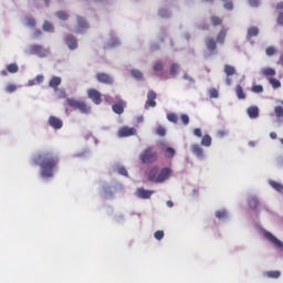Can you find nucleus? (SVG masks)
Listing matches in <instances>:
<instances>
[{
  "label": "nucleus",
  "instance_id": "0eeeda50",
  "mask_svg": "<svg viewBox=\"0 0 283 283\" xmlns=\"http://www.w3.org/2000/svg\"><path fill=\"white\" fill-rule=\"evenodd\" d=\"M96 81L103 83L104 85H112L114 83V77L107 73H97Z\"/></svg>",
  "mask_w": 283,
  "mask_h": 283
},
{
  "label": "nucleus",
  "instance_id": "423d86ee",
  "mask_svg": "<svg viewBox=\"0 0 283 283\" xmlns=\"http://www.w3.org/2000/svg\"><path fill=\"white\" fill-rule=\"evenodd\" d=\"M117 135L119 138H127L129 136H136V128L124 126L118 129Z\"/></svg>",
  "mask_w": 283,
  "mask_h": 283
},
{
  "label": "nucleus",
  "instance_id": "de8ad7c7",
  "mask_svg": "<svg viewBox=\"0 0 283 283\" xmlns=\"http://www.w3.org/2000/svg\"><path fill=\"white\" fill-rule=\"evenodd\" d=\"M6 91L9 93V94H12V92H17V85L14 84H9L6 88Z\"/></svg>",
  "mask_w": 283,
  "mask_h": 283
},
{
  "label": "nucleus",
  "instance_id": "473e14b6",
  "mask_svg": "<svg viewBox=\"0 0 283 283\" xmlns=\"http://www.w3.org/2000/svg\"><path fill=\"white\" fill-rule=\"evenodd\" d=\"M153 70L154 72H163V70H165V66L163 65V62L157 61L155 62Z\"/></svg>",
  "mask_w": 283,
  "mask_h": 283
},
{
  "label": "nucleus",
  "instance_id": "412c9836",
  "mask_svg": "<svg viewBox=\"0 0 283 283\" xmlns=\"http://www.w3.org/2000/svg\"><path fill=\"white\" fill-rule=\"evenodd\" d=\"M269 185L272 187V189H274L279 193H283V186H282V184H280V182H277L275 180H270Z\"/></svg>",
  "mask_w": 283,
  "mask_h": 283
},
{
  "label": "nucleus",
  "instance_id": "338daca9",
  "mask_svg": "<svg viewBox=\"0 0 283 283\" xmlns=\"http://www.w3.org/2000/svg\"><path fill=\"white\" fill-rule=\"evenodd\" d=\"M184 78L186 80V81H193L191 77H189L187 74H185L184 75Z\"/></svg>",
  "mask_w": 283,
  "mask_h": 283
},
{
  "label": "nucleus",
  "instance_id": "2eb2a0df",
  "mask_svg": "<svg viewBox=\"0 0 283 283\" xmlns=\"http://www.w3.org/2000/svg\"><path fill=\"white\" fill-rule=\"evenodd\" d=\"M276 72H275V69H272V67H264L261 70V75L262 76H265V78H271L272 76H275Z\"/></svg>",
  "mask_w": 283,
  "mask_h": 283
},
{
  "label": "nucleus",
  "instance_id": "680f3d73",
  "mask_svg": "<svg viewBox=\"0 0 283 283\" xmlns=\"http://www.w3.org/2000/svg\"><path fill=\"white\" fill-rule=\"evenodd\" d=\"M199 30H209V24L200 25Z\"/></svg>",
  "mask_w": 283,
  "mask_h": 283
},
{
  "label": "nucleus",
  "instance_id": "f8f14e48",
  "mask_svg": "<svg viewBox=\"0 0 283 283\" xmlns=\"http://www.w3.org/2000/svg\"><path fill=\"white\" fill-rule=\"evenodd\" d=\"M153 195L154 191L145 190V188H137L136 190L137 198H142L143 200H149V198H151Z\"/></svg>",
  "mask_w": 283,
  "mask_h": 283
},
{
  "label": "nucleus",
  "instance_id": "4be33fe9",
  "mask_svg": "<svg viewBox=\"0 0 283 283\" xmlns=\"http://www.w3.org/2000/svg\"><path fill=\"white\" fill-rule=\"evenodd\" d=\"M260 34V29L258 27H251L248 29V39H253V36H258Z\"/></svg>",
  "mask_w": 283,
  "mask_h": 283
},
{
  "label": "nucleus",
  "instance_id": "69168bd1",
  "mask_svg": "<svg viewBox=\"0 0 283 283\" xmlns=\"http://www.w3.org/2000/svg\"><path fill=\"white\" fill-rule=\"evenodd\" d=\"M42 32L41 30H35V36H41Z\"/></svg>",
  "mask_w": 283,
  "mask_h": 283
},
{
  "label": "nucleus",
  "instance_id": "dca6fc26",
  "mask_svg": "<svg viewBox=\"0 0 283 283\" xmlns=\"http://www.w3.org/2000/svg\"><path fill=\"white\" fill-rule=\"evenodd\" d=\"M191 151L192 154H195V156H197V158H202L205 156V150H202V148L198 144H193L191 146Z\"/></svg>",
  "mask_w": 283,
  "mask_h": 283
},
{
  "label": "nucleus",
  "instance_id": "cd10ccee",
  "mask_svg": "<svg viewBox=\"0 0 283 283\" xmlns=\"http://www.w3.org/2000/svg\"><path fill=\"white\" fill-rule=\"evenodd\" d=\"M274 114L276 118H283V102H281L280 106L274 107Z\"/></svg>",
  "mask_w": 283,
  "mask_h": 283
},
{
  "label": "nucleus",
  "instance_id": "c9c22d12",
  "mask_svg": "<svg viewBox=\"0 0 283 283\" xmlns=\"http://www.w3.org/2000/svg\"><path fill=\"white\" fill-rule=\"evenodd\" d=\"M265 275L268 277H272L274 280H277V277H280L281 273H280V271H270V272H266Z\"/></svg>",
  "mask_w": 283,
  "mask_h": 283
},
{
  "label": "nucleus",
  "instance_id": "f257e3e1",
  "mask_svg": "<svg viewBox=\"0 0 283 283\" xmlns=\"http://www.w3.org/2000/svg\"><path fill=\"white\" fill-rule=\"evenodd\" d=\"M33 161L39 165L42 178H52L59 167V155L52 151L42 153L35 156Z\"/></svg>",
  "mask_w": 283,
  "mask_h": 283
},
{
  "label": "nucleus",
  "instance_id": "2f4dec72",
  "mask_svg": "<svg viewBox=\"0 0 283 283\" xmlns=\"http://www.w3.org/2000/svg\"><path fill=\"white\" fill-rule=\"evenodd\" d=\"M266 56H274V54H277V49L275 46H268L265 49Z\"/></svg>",
  "mask_w": 283,
  "mask_h": 283
},
{
  "label": "nucleus",
  "instance_id": "1a4fd4ad",
  "mask_svg": "<svg viewBox=\"0 0 283 283\" xmlns=\"http://www.w3.org/2000/svg\"><path fill=\"white\" fill-rule=\"evenodd\" d=\"M264 238H266V240H269V242H272V244H274L277 249H283V242L280 241L277 238H275V235H273V233L266 231V232H264Z\"/></svg>",
  "mask_w": 283,
  "mask_h": 283
},
{
  "label": "nucleus",
  "instance_id": "8fccbe9b",
  "mask_svg": "<svg viewBox=\"0 0 283 283\" xmlns=\"http://www.w3.org/2000/svg\"><path fill=\"white\" fill-rule=\"evenodd\" d=\"M251 8H258L260 6V0H249Z\"/></svg>",
  "mask_w": 283,
  "mask_h": 283
},
{
  "label": "nucleus",
  "instance_id": "6e6552de",
  "mask_svg": "<svg viewBox=\"0 0 283 283\" xmlns=\"http://www.w3.org/2000/svg\"><path fill=\"white\" fill-rule=\"evenodd\" d=\"M87 96L95 103V105H101L102 99H101V92L96 91L95 88H90L87 91Z\"/></svg>",
  "mask_w": 283,
  "mask_h": 283
},
{
  "label": "nucleus",
  "instance_id": "20e7f679",
  "mask_svg": "<svg viewBox=\"0 0 283 283\" xmlns=\"http://www.w3.org/2000/svg\"><path fill=\"white\" fill-rule=\"evenodd\" d=\"M139 158L144 165H151V163L158 160V153L154 148L148 147L140 154Z\"/></svg>",
  "mask_w": 283,
  "mask_h": 283
},
{
  "label": "nucleus",
  "instance_id": "e433bc0d",
  "mask_svg": "<svg viewBox=\"0 0 283 283\" xmlns=\"http://www.w3.org/2000/svg\"><path fill=\"white\" fill-rule=\"evenodd\" d=\"M251 92L254 94H262V92H264V87L262 85H253Z\"/></svg>",
  "mask_w": 283,
  "mask_h": 283
},
{
  "label": "nucleus",
  "instance_id": "5701e85b",
  "mask_svg": "<svg viewBox=\"0 0 283 283\" xmlns=\"http://www.w3.org/2000/svg\"><path fill=\"white\" fill-rule=\"evenodd\" d=\"M77 24L80 30H87V28H90V24L87 23V21H85L81 15L77 17Z\"/></svg>",
  "mask_w": 283,
  "mask_h": 283
},
{
  "label": "nucleus",
  "instance_id": "0e129e2a",
  "mask_svg": "<svg viewBox=\"0 0 283 283\" xmlns=\"http://www.w3.org/2000/svg\"><path fill=\"white\" fill-rule=\"evenodd\" d=\"M167 207H169V208L174 207V201L168 200V201H167Z\"/></svg>",
  "mask_w": 283,
  "mask_h": 283
},
{
  "label": "nucleus",
  "instance_id": "39448f33",
  "mask_svg": "<svg viewBox=\"0 0 283 283\" xmlns=\"http://www.w3.org/2000/svg\"><path fill=\"white\" fill-rule=\"evenodd\" d=\"M31 54H35L36 56H40V59H45L50 54V50L43 48L41 44H33L30 46Z\"/></svg>",
  "mask_w": 283,
  "mask_h": 283
},
{
  "label": "nucleus",
  "instance_id": "e2e57ef3",
  "mask_svg": "<svg viewBox=\"0 0 283 283\" xmlns=\"http://www.w3.org/2000/svg\"><path fill=\"white\" fill-rule=\"evenodd\" d=\"M276 8L277 10H283V2L277 3Z\"/></svg>",
  "mask_w": 283,
  "mask_h": 283
},
{
  "label": "nucleus",
  "instance_id": "b1692460",
  "mask_svg": "<svg viewBox=\"0 0 283 283\" xmlns=\"http://www.w3.org/2000/svg\"><path fill=\"white\" fill-rule=\"evenodd\" d=\"M224 39H227V31L221 30L217 35V43L224 44Z\"/></svg>",
  "mask_w": 283,
  "mask_h": 283
},
{
  "label": "nucleus",
  "instance_id": "a878e982",
  "mask_svg": "<svg viewBox=\"0 0 283 283\" xmlns=\"http://www.w3.org/2000/svg\"><path fill=\"white\" fill-rule=\"evenodd\" d=\"M248 205H249L250 209H258V205H260V201H258V198L251 197L248 200Z\"/></svg>",
  "mask_w": 283,
  "mask_h": 283
},
{
  "label": "nucleus",
  "instance_id": "393cba45",
  "mask_svg": "<svg viewBox=\"0 0 283 283\" xmlns=\"http://www.w3.org/2000/svg\"><path fill=\"white\" fill-rule=\"evenodd\" d=\"M212 139L209 135H203L201 139L202 147H211Z\"/></svg>",
  "mask_w": 283,
  "mask_h": 283
},
{
  "label": "nucleus",
  "instance_id": "bf43d9fd",
  "mask_svg": "<svg viewBox=\"0 0 283 283\" xmlns=\"http://www.w3.org/2000/svg\"><path fill=\"white\" fill-rule=\"evenodd\" d=\"M159 15H160V17H167V10L161 9V10L159 11Z\"/></svg>",
  "mask_w": 283,
  "mask_h": 283
},
{
  "label": "nucleus",
  "instance_id": "f3484780",
  "mask_svg": "<svg viewBox=\"0 0 283 283\" xmlns=\"http://www.w3.org/2000/svg\"><path fill=\"white\" fill-rule=\"evenodd\" d=\"M206 46L210 52H214V50L218 48L213 38L206 39Z\"/></svg>",
  "mask_w": 283,
  "mask_h": 283
},
{
  "label": "nucleus",
  "instance_id": "f03ea898",
  "mask_svg": "<svg viewBox=\"0 0 283 283\" xmlns=\"http://www.w3.org/2000/svg\"><path fill=\"white\" fill-rule=\"evenodd\" d=\"M174 176V170L169 167H165L160 170L158 166H154L148 171V180L150 182H155L156 185H160L165 182V180H169Z\"/></svg>",
  "mask_w": 283,
  "mask_h": 283
},
{
  "label": "nucleus",
  "instance_id": "72a5a7b5",
  "mask_svg": "<svg viewBox=\"0 0 283 283\" xmlns=\"http://www.w3.org/2000/svg\"><path fill=\"white\" fill-rule=\"evenodd\" d=\"M25 24H27L29 28H35V25H36V20H34V18H32V17H27V18H25Z\"/></svg>",
  "mask_w": 283,
  "mask_h": 283
},
{
  "label": "nucleus",
  "instance_id": "864d4df0",
  "mask_svg": "<svg viewBox=\"0 0 283 283\" xmlns=\"http://www.w3.org/2000/svg\"><path fill=\"white\" fill-rule=\"evenodd\" d=\"M224 8L226 10H233V2H226Z\"/></svg>",
  "mask_w": 283,
  "mask_h": 283
},
{
  "label": "nucleus",
  "instance_id": "79ce46f5",
  "mask_svg": "<svg viewBox=\"0 0 283 283\" xmlns=\"http://www.w3.org/2000/svg\"><path fill=\"white\" fill-rule=\"evenodd\" d=\"M220 96V93L216 88L209 90V98H218Z\"/></svg>",
  "mask_w": 283,
  "mask_h": 283
},
{
  "label": "nucleus",
  "instance_id": "c03bdc74",
  "mask_svg": "<svg viewBox=\"0 0 283 283\" xmlns=\"http://www.w3.org/2000/svg\"><path fill=\"white\" fill-rule=\"evenodd\" d=\"M216 218H218L219 220H222V218H227V211L226 210H218L216 212Z\"/></svg>",
  "mask_w": 283,
  "mask_h": 283
},
{
  "label": "nucleus",
  "instance_id": "49530a36",
  "mask_svg": "<svg viewBox=\"0 0 283 283\" xmlns=\"http://www.w3.org/2000/svg\"><path fill=\"white\" fill-rule=\"evenodd\" d=\"M156 132H157L158 136H165L167 134V129H165V127H163V126L157 127Z\"/></svg>",
  "mask_w": 283,
  "mask_h": 283
},
{
  "label": "nucleus",
  "instance_id": "09e8293b",
  "mask_svg": "<svg viewBox=\"0 0 283 283\" xmlns=\"http://www.w3.org/2000/svg\"><path fill=\"white\" fill-rule=\"evenodd\" d=\"M180 118H181V122L184 123V125H187L189 123V115L182 114L180 116Z\"/></svg>",
  "mask_w": 283,
  "mask_h": 283
},
{
  "label": "nucleus",
  "instance_id": "aec40b11",
  "mask_svg": "<svg viewBox=\"0 0 283 283\" xmlns=\"http://www.w3.org/2000/svg\"><path fill=\"white\" fill-rule=\"evenodd\" d=\"M235 94L239 101H244V98H247V94L244 93V88H242V85H237Z\"/></svg>",
  "mask_w": 283,
  "mask_h": 283
},
{
  "label": "nucleus",
  "instance_id": "f704fd0d",
  "mask_svg": "<svg viewBox=\"0 0 283 283\" xmlns=\"http://www.w3.org/2000/svg\"><path fill=\"white\" fill-rule=\"evenodd\" d=\"M55 17H57V19H61L62 21H67V19L70 18V15L65 13V11H57L55 13Z\"/></svg>",
  "mask_w": 283,
  "mask_h": 283
},
{
  "label": "nucleus",
  "instance_id": "c756f323",
  "mask_svg": "<svg viewBox=\"0 0 283 283\" xmlns=\"http://www.w3.org/2000/svg\"><path fill=\"white\" fill-rule=\"evenodd\" d=\"M224 72H226L227 76H233V74H235V67L231 66L229 64H226Z\"/></svg>",
  "mask_w": 283,
  "mask_h": 283
},
{
  "label": "nucleus",
  "instance_id": "ea45409f",
  "mask_svg": "<svg viewBox=\"0 0 283 283\" xmlns=\"http://www.w3.org/2000/svg\"><path fill=\"white\" fill-rule=\"evenodd\" d=\"M132 75L134 76V78H137L138 81H143V72L138 70H133Z\"/></svg>",
  "mask_w": 283,
  "mask_h": 283
},
{
  "label": "nucleus",
  "instance_id": "c85d7f7f",
  "mask_svg": "<svg viewBox=\"0 0 283 283\" xmlns=\"http://www.w3.org/2000/svg\"><path fill=\"white\" fill-rule=\"evenodd\" d=\"M42 30H44V32H54V25L50 21H44Z\"/></svg>",
  "mask_w": 283,
  "mask_h": 283
},
{
  "label": "nucleus",
  "instance_id": "052dcab7",
  "mask_svg": "<svg viewBox=\"0 0 283 283\" xmlns=\"http://www.w3.org/2000/svg\"><path fill=\"white\" fill-rule=\"evenodd\" d=\"M276 65H283V54L280 55V59L276 62Z\"/></svg>",
  "mask_w": 283,
  "mask_h": 283
},
{
  "label": "nucleus",
  "instance_id": "6e6d98bb",
  "mask_svg": "<svg viewBox=\"0 0 283 283\" xmlns=\"http://www.w3.org/2000/svg\"><path fill=\"white\" fill-rule=\"evenodd\" d=\"M277 23L279 25H283V13H280L277 17Z\"/></svg>",
  "mask_w": 283,
  "mask_h": 283
},
{
  "label": "nucleus",
  "instance_id": "7ed1b4c3",
  "mask_svg": "<svg viewBox=\"0 0 283 283\" xmlns=\"http://www.w3.org/2000/svg\"><path fill=\"white\" fill-rule=\"evenodd\" d=\"M66 103L69 107H72L73 109H78L81 114H90L92 112V107H90V105H86V103L83 101L67 98Z\"/></svg>",
  "mask_w": 283,
  "mask_h": 283
},
{
  "label": "nucleus",
  "instance_id": "7c9ffc66",
  "mask_svg": "<svg viewBox=\"0 0 283 283\" xmlns=\"http://www.w3.org/2000/svg\"><path fill=\"white\" fill-rule=\"evenodd\" d=\"M7 70L10 74H17L19 72V65L11 63L7 66Z\"/></svg>",
  "mask_w": 283,
  "mask_h": 283
},
{
  "label": "nucleus",
  "instance_id": "4d7b16f0",
  "mask_svg": "<svg viewBox=\"0 0 283 283\" xmlns=\"http://www.w3.org/2000/svg\"><path fill=\"white\" fill-rule=\"evenodd\" d=\"M35 81H36V83H43V81H44L43 75L35 76Z\"/></svg>",
  "mask_w": 283,
  "mask_h": 283
},
{
  "label": "nucleus",
  "instance_id": "6ab92c4d",
  "mask_svg": "<svg viewBox=\"0 0 283 283\" xmlns=\"http://www.w3.org/2000/svg\"><path fill=\"white\" fill-rule=\"evenodd\" d=\"M61 82H62L61 77L53 76L49 82V87L56 90V87H59V85H61Z\"/></svg>",
  "mask_w": 283,
  "mask_h": 283
},
{
  "label": "nucleus",
  "instance_id": "4c0bfd02",
  "mask_svg": "<svg viewBox=\"0 0 283 283\" xmlns=\"http://www.w3.org/2000/svg\"><path fill=\"white\" fill-rule=\"evenodd\" d=\"M210 21H211L212 25H214V27H218L222 23V19H220L219 17H216V15L211 17Z\"/></svg>",
  "mask_w": 283,
  "mask_h": 283
},
{
  "label": "nucleus",
  "instance_id": "4468645a",
  "mask_svg": "<svg viewBox=\"0 0 283 283\" xmlns=\"http://www.w3.org/2000/svg\"><path fill=\"white\" fill-rule=\"evenodd\" d=\"M65 43L70 50H76V48H78V41L74 38V35H67L65 38Z\"/></svg>",
  "mask_w": 283,
  "mask_h": 283
},
{
  "label": "nucleus",
  "instance_id": "5fc2aeb1",
  "mask_svg": "<svg viewBox=\"0 0 283 283\" xmlns=\"http://www.w3.org/2000/svg\"><path fill=\"white\" fill-rule=\"evenodd\" d=\"M217 136H219V138H224V136H227V130H219Z\"/></svg>",
  "mask_w": 283,
  "mask_h": 283
},
{
  "label": "nucleus",
  "instance_id": "a18cd8bd",
  "mask_svg": "<svg viewBox=\"0 0 283 283\" xmlns=\"http://www.w3.org/2000/svg\"><path fill=\"white\" fill-rule=\"evenodd\" d=\"M154 237H155L156 240H163V238H165V232L163 230H157L154 233Z\"/></svg>",
  "mask_w": 283,
  "mask_h": 283
},
{
  "label": "nucleus",
  "instance_id": "9b49d317",
  "mask_svg": "<svg viewBox=\"0 0 283 283\" xmlns=\"http://www.w3.org/2000/svg\"><path fill=\"white\" fill-rule=\"evenodd\" d=\"M49 125L53 129H61L63 127V120L56 116L49 117Z\"/></svg>",
  "mask_w": 283,
  "mask_h": 283
},
{
  "label": "nucleus",
  "instance_id": "13d9d810",
  "mask_svg": "<svg viewBox=\"0 0 283 283\" xmlns=\"http://www.w3.org/2000/svg\"><path fill=\"white\" fill-rule=\"evenodd\" d=\"M270 138H272V140H275L277 138V134L275 132L270 133Z\"/></svg>",
  "mask_w": 283,
  "mask_h": 283
},
{
  "label": "nucleus",
  "instance_id": "ddd939ff",
  "mask_svg": "<svg viewBox=\"0 0 283 283\" xmlns=\"http://www.w3.org/2000/svg\"><path fill=\"white\" fill-rule=\"evenodd\" d=\"M125 107H127V103L123 99H118L117 103L112 106V109L115 114H123Z\"/></svg>",
  "mask_w": 283,
  "mask_h": 283
},
{
  "label": "nucleus",
  "instance_id": "3c124183",
  "mask_svg": "<svg viewBox=\"0 0 283 283\" xmlns=\"http://www.w3.org/2000/svg\"><path fill=\"white\" fill-rule=\"evenodd\" d=\"M193 134L195 136H197L198 138H202V130L200 128H195L193 129Z\"/></svg>",
  "mask_w": 283,
  "mask_h": 283
},
{
  "label": "nucleus",
  "instance_id": "a211bd4d",
  "mask_svg": "<svg viewBox=\"0 0 283 283\" xmlns=\"http://www.w3.org/2000/svg\"><path fill=\"white\" fill-rule=\"evenodd\" d=\"M248 115L251 118H258V116H260V109L258 108V106H251L248 108Z\"/></svg>",
  "mask_w": 283,
  "mask_h": 283
},
{
  "label": "nucleus",
  "instance_id": "37998d69",
  "mask_svg": "<svg viewBox=\"0 0 283 283\" xmlns=\"http://www.w3.org/2000/svg\"><path fill=\"white\" fill-rule=\"evenodd\" d=\"M178 70H180V66L178 65V64H171V66H170V74L172 75V76H176V74H178Z\"/></svg>",
  "mask_w": 283,
  "mask_h": 283
},
{
  "label": "nucleus",
  "instance_id": "603ef678",
  "mask_svg": "<svg viewBox=\"0 0 283 283\" xmlns=\"http://www.w3.org/2000/svg\"><path fill=\"white\" fill-rule=\"evenodd\" d=\"M117 171L120 176H127V169L125 167H119Z\"/></svg>",
  "mask_w": 283,
  "mask_h": 283
},
{
  "label": "nucleus",
  "instance_id": "9d476101",
  "mask_svg": "<svg viewBox=\"0 0 283 283\" xmlns=\"http://www.w3.org/2000/svg\"><path fill=\"white\" fill-rule=\"evenodd\" d=\"M156 98H158V95L154 91H149L147 93V101L145 104V107H156Z\"/></svg>",
  "mask_w": 283,
  "mask_h": 283
},
{
  "label": "nucleus",
  "instance_id": "774afa93",
  "mask_svg": "<svg viewBox=\"0 0 283 283\" xmlns=\"http://www.w3.org/2000/svg\"><path fill=\"white\" fill-rule=\"evenodd\" d=\"M44 3H45L46 6H50V0H44Z\"/></svg>",
  "mask_w": 283,
  "mask_h": 283
},
{
  "label": "nucleus",
  "instance_id": "a19ab883",
  "mask_svg": "<svg viewBox=\"0 0 283 283\" xmlns=\"http://www.w3.org/2000/svg\"><path fill=\"white\" fill-rule=\"evenodd\" d=\"M176 156V150L171 147L166 148V158H174Z\"/></svg>",
  "mask_w": 283,
  "mask_h": 283
},
{
  "label": "nucleus",
  "instance_id": "58836bf2",
  "mask_svg": "<svg viewBox=\"0 0 283 283\" xmlns=\"http://www.w3.org/2000/svg\"><path fill=\"white\" fill-rule=\"evenodd\" d=\"M167 119L170 122V123H178V115L176 113H170L167 115Z\"/></svg>",
  "mask_w": 283,
  "mask_h": 283
},
{
  "label": "nucleus",
  "instance_id": "bb28decb",
  "mask_svg": "<svg viewBox=\"0 0 283 283\" xmlns=\"http://www.w3.org/2000/svg\"><path fill=\"white\" fill-rule=\"evenodd\" d=\"M269 83L272 85L274 90L282 87V82H280V80L277 78L270 77Z\"/></svg>",
  "mask_w": 283,
  "mask_h": 283
}]
</instances>
